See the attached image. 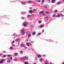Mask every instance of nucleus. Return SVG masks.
Returning <instances> with one entry per match:
<instances>
[{"instance_id":"aec40b11","label":"nucleus","mask_w":64,"mask_h":64,"mask_svg":"<svg viewBox=\"0 0 64 64\" xmlns=\"http://www.w3.org/2000/svg\"><path fill=\"white\" fill-rule=\"evenodd\" d=\"M43 27H44V26L43 25L40 26V28H43Z\"/></svg>"},{"instance_id":"412c9836","label":"nucleus","mask_w":64,"mask_h":64,"mask_svg":"<svg viewBox=\"0 0 64 64\" xmlns=\"http://www.w3.org/2000/svg\"><path fill=\"white\" fill-rule=\"evenodd\" d=\"M29 12L30 13H33L32 12V10H30V11H29Z\"/></svg>"},{"instance_id":"f03ea898","label":"nucleus","mask_w":64,"mask_h":64,"mask_svg":"<svg viewBox=\"0 0 64 64\" xmlns=\"http://www.w3.org/2000/svg\"><path fill=\"white\" fill-rule=\"evenodd\" d=\"M23 24L24 27H27V23L26 22H23Z\"/></svg>"},{"instance_id":"603ef678","label":"nucleus","mask_w":64,"mask_h":64,"mask_svg":"<svg viewBox=\"0 0 64 64\" xmlns=\"http://www.w3.org/2000/svg\"><path fill=\"white\" fill-rule=\"evenodd\" d=\"M34 42L33 41H32V43H34Z\"/></svg>"},{"instance_id":"6ab92c4d","label":"nucleus","mask_w":64,"mask_h":64,"mask_svg":"<svg viewBox=\"0 0 64 64\" xmlns=\"http://www.w3.org/2000/svg\"><path fill=\"white\" fill-rule=\"evenodd\" d=\"M44 13V12L43 11H41L40 12V14H42Z\"/></svg>"},{"instance_id":"c756f323","label":"nucleus","mask_w":64,"mask_h":64,"mask_svg":"<svg viewBox=\"0 0 64 64\" xmlns=\"http://www.w3.org/2000/svg\"><path fill=\"white\" fill-rule=\"evenodd\" d=\"M55 16H56V15L55 14H54L53 15V16L52 17H55Z\"/></svg>"},{"instance_id":"a878e982","label":"nucleus","mask_w":64,"mask_h":64,"mask_svg":"<svg viewBox=\"0 0 64 64\" xmlns=\"http://www.w3.org/2000/svg\"><path fill=\"white\" fill-rule=\"evenodd\" d=\"M13 49V47H11L10 48V50H12V49Z\"/></svg>"},{"instance_id":"20e7f679","label":"nucleus","mask_w":64,"mask_h":64,"mask_svg":"<svg viewBox=\"0 0 64 64\" xmlns=\"http://www.w3.org/2000/svg\"><path fill=\"white\" fill-rule=\"evenodd\" d=\"M21 3L22 4L24 5H26V2H21Z\"/></svg>"},{"instance_id":"4c0bfd02","label":"nucleus","mask_w":64,"mask_h":64,"mask_svg":"<svg viewBox=\"0 0 64 64\" xmlns=\"http://www.w3.org/2000/svg\"><path fill=\"white\" fill-rule=\"evenodd\" d=\"M45 64H49L48 62H45L44 63Z\"/></svg>"},{"instance_id":"4be33fe9","label":"nucleus","mask_w":64,"mask_h":64,"mask_svg":"<svg viewBox=\"0 0 64 64\" xmlns=\"http://www.w3.org/2000/svg\"><path fill=\"white\" fill-rule=\"evenodd\" d=\"M42 59H43V58H42L40 59V62H42Z\"/></svg>"},{"instance_id":"bf43d9fd","label":"nucleus","mask_w":64,"mask_h":64,"mask_svg":"<svg viewBox=\"0 0 64 64\" xmlns=\"http://www.w3.org/2000/svg\"><path fill=\"white\" fill-rule=\"evenodd\" d=\"M33 11H36V10H35V9H34V10H33Z\"/></svg>"},{"instance_id":"3c124183","label":"nucleus","mask_w":64,"mask_h":64,"mask_svg":"<svg viewBox=\"0 0 64 64\" xmlns=\"http://www.w3.org/2000/svg\"><path fill=\"white\" fill-rule=\"evenodd\" d=\"M44 32V30H43L42 31V32Z\"/></svg>"},{"instance_id":"2eb2a0df","label":"nucleus","mask_w":64,"mask_h":64,"mask_svg":"<svg viewBox=\"0 0 64 64\" xmlns=\"http://www.w3.org/2000/svg\"><path fill=\"white\" fill-rule=\"evenodd\" d=\"M24 58L25 59H27L28 58V56H24Z\"/></svg>"},{"instance_id":"e433bc0d","label":"nucleus","mask_w":64,"mask_h":64,"mask_svg":"<svg viewBox=\"0 0 64 64\" xmlns=\"http://www.w3.org/2000/svg\"><path fill=\"white\" fill-rule=\"evenodd\" d=\"M44 0H42V3H44Z\"/></svg>"},{"instance_id":"09e8293b","label":"nucleus","mask_w":64,"mask_h":64,"mask_svg":"<svg viewBox=\"0 0 64 64\" xmlns=\"http://www.w3.org/2000/svg\"><path fill=\"white\" fill-rule=\"evenodd\" d=\"M2 53H6V51H2Z\"/></svg>"},{"instance_id":"ddd939ff","label":"nucleus","mask_w":64,"mask_h":64,"mask_svg":"<svg viewBox=\"0 0 64 64\" xmlns=\"http://www.w3.org/2000/svg\"><path fill=\"white\" fill-rule=\"evenodd\" d=\"M21 47H23L24 46V44H21L20 45Z\"/></svg>"},{"instance_id":"6e6d98bb","label":"nucleus","mask_w":64,"mask_h":64,"mask_svg":"<svg viewBox=\"0 0 64 64\" xmlns=\"http://www.w3.org/2000/svg\"><path fill=\"white\" fill-rule=\"evenodd\" d=\"M46 18H48V16H46Z\"/></svg>"},{"instance_id":"9d476101","label":"nucleus","mask_w":64,"mask_h":64,"mask_svg":"<svg viewBox=\"0 0 64 64\" xmlns=\"http://www.w3.org/2000/svg\"><path fill=\"white\" fill-rule=\"evenodd\" d=\"M31 34H28V37H31Z\"/></svg>"},{"instance_id":"79ce46f5","label":"nucleus","mask_w":64,"mask_h":64,"mask_svg":"<svg viewBox=\"0 0 64 64\" xmlns=\"http://www.w3.org/2000/svg\"><path fill=\"white\" fill-rule=\"evenodd\" d=\"M2 63H3L1 60V61H0V64H2Z\"/></svg>"},{"instance_id":"de8ad7c7","label":"nucleus","mask_w":64,"mask_h":64,"mask_svg":"<svg viewBox=\"0 0 64 64\" xmlns=\"http://www.w3.org/2000/svg\"><path fill=\"white\" fill-rule=\"evenodd\" d=\"M35 59L36 60H37V56H36L35 57Z\"/></svg>"},{"instance_id":"c03bdc74","label":"nucleus","mask_w":64,"mask_h":64,"mask_svg":"<svg viewBox=\"0 0 64 64\" xmlns=\"http://www.w3.org/2000/svg\"><path fill=\"white\" fill-rule=\"evenodd\" d=\"M14 60L15 61H16L17 60V58H14Z\"/></svg>"},{"instance_id":"13d9d810","label":"nucleus","mask_w":64,"mask_h":64,"mask_svg":"<svg viewBox=\"0 0 64 64\" xmlns=\"http://www.w3.org/2000/svg\"><path fill=\"white\" fill-rule=\"evenodd\" d=\"M33 64H36V62H34Z\"/></svg>"},{"instance_id":"7c9ffc66","label":"nucleus","mask_w":64,"mask_h":64,"mask_svg":"<svg viewBox=\"0 0 64 64\" xmlns=\"http://www.w3.org/2000/svg\"><path fill=\"white\" fill-rule=\"evenodd\" d=\"M25 64H28V62H25Z\"/></svg>"},{"instance_id":"6e6552de","label":"nucleus","mask_w":64,"mask_h":64,"mask_svg":"<svg viewBox=\"0 0 64 64\" xmlns=\"http://www.w3.org/2000/svg\"><path fill=\"white\" fill-rule=\"evenodd\" d=\"M5 61V59H2L1 60V61H2V63H3L4 61Z\"/></svg>"},{"instance_id":"393cba45","label":"nucleus","mask_w":64,"mask_h":64,"mask_svg":"<svg viewBox=\"0 0 64 64\" xmlns=\"http://www.w3.org/2000/svg\"><path fill=\"white\" fill-rule=\"evenodd\" d=\"M27 17H28V18H29V17H31V16H30V15H28L27 16Z\"/></svg>"},{"instance_id":"5fc2aeb1","label":"nucleus","mask_w":64,"mask_h":64,"mask_svg":"<svg viewBox=\"0 0 64 64\" xmlns=\"http://www.w3.org/2000/svg\"><path fill=\"white\" fill-rule=\"evenodd\" d=\"M43 15H44V16H45V15L44 14H43Z\"/></svg>"},{"instance_id":"2f4dec72","label":"nucleus","mask_w":64,"mask_h":64,"mask_svg":"<svg viewBox=\"0 0 64 64\" xmlns=\"http://www.w3.org/2000/svg\"><path fill=\"white\" fill-rule=\"evenodd\" d=\"M7 62L8 63H10L11 62V61L10 60H8Z\"/></svg>"},{"instance_id":"bb28decb","label":"nucleus","mask_w":64,"mask_h":64,"mask_svg":"<svg viewBox=\"0 0 64 64\" xmlns=\"http://www.w3.org/2000/svg\"><path fill=\"white\" fill-rule=\"evenodd\" d=\"M20 59L21 60H22V61H24L25 60V59L24 58H21Z\"/></svg>"},{"instance_id":"8fccbe9b","label":"nucleus","mask_w":64,"mask_h":64,"mask_svg":"<svg viewBox=\"0 0 64 64\" xmlns=\"http://www.w3.org/2000/svg\"><path fill=\"white\" fill-rule=\"evenodd\" d=\"M10 59L12 60V57H10Z\"/></svg>"},{"instance_id":"4468645a","label":"nucleus","mask_w":64,"mask_h":64,"mask_svg":"<svg viewBox=\"0 0 64 64\" xmlns=\"http://www.w3.org/2000/svg\"><path fill=\"white\" fill-rule=\"evenodd\" d=\"M38 58H41V55H39L38 56Z\"/></svg>"},{"instance_id":"1a4fd4ad","label":"nucleus","mask_w":64,"mask_h":64,"mask_svg":"<svg viewBox=\"0 0 64 64\" xmlns=\"http://www.w3.org/2000/svg\"><path fill=\"white\" fill-rule=\"evenodd\" d=\"M18 55V54L17 53H15L14 54V56H17Z\"/></svg>"},{"instance_id":"dca6fc26","label":"nucleus","mask_w":64,"mask_h":64,"mask_svg":"<svg viewBox=\"0 0 64 64\" xmlns=\"http://www.w3.org/2000/svg\"><path fill=\"white\" fill-rule=\"evenodd\" d=\"M41 34V33L39 32L38 34L37 35H38V36H39V35H40Z\"/></svg>"},{"instance_id":"37998d69","label":"nucleus","mask_w":64,"mask_h":64,"mask_svg":"<svg viewBox=\"0 0 64 64\" xmlns=\"http://www.w3.org/2000/svg\"><path fill=\"white\" fill-rule=\"evenodd\" d=\"M12 45L13 46H16L14 44H12Z\"/></svg>"},{"instance_id":"72a5a7b5","label":"nucleus","mask_w":64,"mask_h":64,"mask_svg":"<svg viewBox=\"0 0 64 64\" xmlns=\"http://www.w3.org/2000/svg\"><path fill=\"white\" fill-rule=\"evenodd\" d=\"M23 52V51H20V54H22Z\"/></svg>"},{"instance_id":"c85d7f7f","label":"nucleus","mask_w":64,"mask_h":64,"mask_svg":"<svg viewBox=\"0 0 64 64\" xmlns=\"http://www.w3.org/2000/svg\"><path fill=\"white\" fill-rule=\"evenodd\" d=\"M54 13H56V12H58V10H56L54 11Z\"/></svg>"},{"instance_id":"cd10ccee","label":"nucleus","mask_w":64,"mask_h":64,"mask_svg":"<svg viewBox=\"0 0 64 64\" xmlns=\"http://www.w3.org/2000/svg\"><path fill=\"white\" fill-rule=\"evenodd\" d=\"M37 2H41V0H37Z\"/></svg>"},{"instance_id":"a211bd4d","label":"nucleus","mask_w":64,"mask_h":64,"mask_svg":"<svg viewBox=\"0 0 64 64\" xmlns=\"http://www.w3.org/2000/svg\"><path fill=\"white\" fill-rule=\"evenodd\" d=\"M31 2H34L33 1H28V3H31Z\"/></svg>"},{"instance_id":"473e14b6","label":"nucleus","mask_w":64,"mask_h":64,"mask_svg":"<svg viewBox=\"0 0 64 64\" xmlns=\"http://www.w3.org/2000/svg\"><path fill=\"white\" fill-rule=\"evenodd\" d=\"M38 22L39 24H40V23H41L42 22L41 21H39Z\"/></svg>"},{"instance_id":"0eeeda50","label":"nucleus","mask_w":64,"mask_h":64,"mask_svg":"<svg viewBox=\"0 0 64 64\" xmlns=\"http://www.w3.org/2000/svg\"><path fill=\"white\" fill-rule=\"evenodd\" d=\"M36 32H32V35L34 36V35H35V34L36 33Z\"/></svg>"},{"instance_id":"f257e3e1","label":"nucleus","mask_w":64,"mask_h":64,"mask_svg":"<svg viewBox=\"0 0 64 64\" xmlns=\"http://www.w3.org/2000/svg\"><path fill=\"white\" fill-rule=\"evenodd\" d=\"M20 31L21 32V34L22 35H23L25 34V28H22L20 30Z\"/></svg>"},{"instance_id":"864d4df0","label":"nucleus","mask_w":64,"mask_h":64,"mask_svg":"<svg viewBox=\"0 0 64 64\" xmlns=\"http://www.w3.org/2000/svg\"><path fill=\"white\" fill-rule=\"evenodd\" d=\"M24 48H25V49H27V47H24Z\"/></svg>"},{"instance_id":"e2e57ef3","label":"nucleus","mask_w":64,"mask_h":64,"mask_svg":"<svg viewBox=\"0 0 64 64\" xmlns=\"http://www.w3.org/2000/svg\"><path fill=\"white\" fill-rule=\"evenodd\" d=\"M48 0V1H50V0Z\"/></svg>"},{"instance_id":"a19ab883","label":"nucleus","mask_w":64,"mask_h":64,"mask_svg":"<svg viewBox=\"0 0 64 64\" xmlns=\"http://www.w3.org/2000/svg\"><path fill=\"white\" fill-rule=\"evenodd\" d=\"M16 34L15 33H14L13 34V36H14L15 35H16Z\"/></svg>"},{"instance_id":"0e129e2a","label":"nucleus","mask_w":64,"mask_h":64,"mask_svg":"<svg viewBox=\"0 0 64 64\" xmlns=\"http://www.w3.org/2000/svg\"><path fill=\"white\" fill-rule=\"evenodd\" d=\"M62 1H64V0H62Z\"/></svg>"},{"instance_id":"a18cd8bd","label":"nucleus","mask_w":64,"mask_h":64,"mask_svg":"<svg viewBox=\"0 0 64 64\" xmlns=\"http://www.w3.org/2000/svg\"><path fill=\"white\" fill-rule=\"evenodd\" d=\"M14 42H15V41H13L12 42V44H13L14 43Z\"/></svg>"},{"instance_id":"f3484780","label":"nucleus","mask_w":64,"mask_h":64,"mask_svg":"<svg viewBox=\"0 0 64 64\" xmlns=\"http://www.w3.org/2000/svg\"><path fill=\"white\" fill-rule=\"evenodd\" d=\"M60 17V14H58V15L57 16V17L58 18L59 17Z\"/></svg>"},{"instance_id":"5701e85b","label":"nucleus","mask_w":64,"mask_h":64,"mask_svg":"<svg viewBox=\"0 0 64 64\" xmlns=\"http://www.w3.org/2000/svg\"><path fill=\"white\" fill-rule=\"evenodd\" d=\"M19 38H18L16 39V41H19Z\"/></svg>"},{"instance_id":"c9c22d12","label":"nucleus","mask_w":64,"mask_h":64,"mask_svg":"<svg viewBox=\"0 0 64 64\" xmlns=\"http://www.w3.org/2000/svg\"><path fill=\"white\" fill-rule=\"evenodd\" d=\"M6 57V55H4L3 56V58H5V57Z\"/></svg>"},{"instance_id":"7ed1b4c3","label":"nucleus","mask_w":64,"mask_h":64,"mask_svg":"<svg viewBox=\"0 0 64 64\" xmlns=\"http://www.w3.org/2000/svg\"><path fill=\"white\" fill-rule=\"evenodd\" d=\"M26 12H21V14H22V15H25L26 14Z\"/></svg>"},{"instance_id":"052dcab7","label":"nucleus","mask_w":64,"mask_h":64,"mask_svg":"<svg viewBox=\"0 0 64 64\" xmlns=\"http://www.w3.org/2000/svg\"><path fill=\"white\" fill-rule=\"evenodd\" d=\"M8 60H9L10 59V58H8Z\"/></svg>"},{"instance_id":"f704fd0d","label":"nucleus","mask_w":64,"mask_h":64,"mask_svg":"<svg viewBox=\"0 0 64 64\" xmlns=\"http://www.w3.org/2000/svg\"><path fill=\"white\" fill-rule=\"evenodd\" d=\"M45 12L46 13V14H48L49 13V12Z\"/></svg>"},{"instance_id":"58836bf2","label":"nucleus","mask_w":64,"mask_h":64,"mask_svg":"<svg viewBox=\"0 0 64 64\" xmlns=\"http://www.w3.org/2000/svg\"><path fill=\"white\" fill-rule=\"evenodd\" d=\"M21 18L22 19H25V18H24V17H22Z\"/></svg>"},{"instance_id":"680f3d73","label":"nucleus","mask_w":64,"mask_h":64,"mask_svg":"<svg viewBox=\"0 0 64 64\" xmlns=\"http://www.w3.org/2000/svg\"><path fill=\"white\" fill-rule=\"evenodd\" d=\"M50 64H52V63H50Z\"/></svg>"},{"instance_id":"f8f14e48","label":"nucleus","mask_w":64,"mask_h":64,"mask_svg":"<svg viewBox=\"0 0 64 64\" xmlns=\"http://www.w3.org/2000/svg\"><path fill=\"white\" fill-rule=\"evenodd\" d=\"M52 3H54L55 2V0H52Z\"/></svg>"},{"instance_id":"4d7b16f0","label":"nucleus","mask_w":64,"mask_h":64,"mask_svg":"<svg viewBox=\"0 0 64 64\" xmlns=\"http://www.w3.org/2000/svg\"><path fill=\"white\" fill-rule=\"evenodd\" d=\"M32 8H30V9H32Z\"/></svg>"},{"instance_id":"ea45409f","label":"nucleus","mask_w":64,"mask_h":64,"mask_svg":"<svg viewBox=\"0 0 64 64\" xmlns=\"http://www.w3.org/2000/svg\"><path fill=\"white\" fill-rule=\"evenodd\" d=\"M44 8H47V6H44Z\"/></svg>"},{"instance_id":"9b49d317","label":"nucleus","mask_w":64,"mask_h":64,"mask_svg":"<svg viewBox=\"0 0 64 64\" xmlns=\"http://www.w3.org/2000/svg\"><path fill=\"white\" fill-rule=\"evenodd\" d=\"M47 41H49V42H53V41L51 40H47Z\"/></svg>"},{"instance_id":"423d86ee","label":"nucleus","mask_w":64,"mask_h":64,"mask_svg":"<svg viewBox=\"0 0 64 64\" xmlns=\"http://www.w3.org/2000/svg\"><path fill=\"white\" fill-rule=\"evenodd\" d=\"M61 4V2H59L56 3V4L57 5H60V4Z\"/></svg>"},{"instance_id":"39448f33","label":"nucleus","mask_w":64,"mask_h":64,"mask_svg":"<svg viewBox=\"0 0 64 64\" xmlns=\"http://www.w3.org/2000/svg\"><path fill=\"white\" fill-rule=\"evenodd\" d=\"M26 45L27 46H28L30 45H31V43L29 42H27L26 43Z\"/></svg>"},{"instance_id":"b1692460","label":"nucleus","mask_w":64,"mask_h":64,"mask_svg":"<svg viewBox=\"0 0 64 64\" xmlns=\"http://www.w3.org/2000/svg\"><path fill=\"white\" fill-rule=\"evenodd\" d=\"M7 56L8 57H11V56H12V55H10V54L8 55Z\"/></svg>"},{"instance_id":"69168bd1","label":"nucleus","mask_w":64,"mask_h":64,"mask_svg":"<svg viewBox=\"0 0 64 64\" xmlns=\"http://www.w3.org/2000/svg\"><path fill=\"white\" fill-rule=\"evenodd\" d=\"M43 56H45V55H43Z\"/></svg>"},{"instance_id":"49530a36","label":"nucleus","mask_w":64,"mask_h":64,"mask_svg":"<svg viewBox=\"0 0 64 64\" xmlns=\"http://www.w3.org/2000/svg\"><path fill=\"white\" fill-rule=\"evenodd\" d=\"M61 17H64V15H63V14L61 15Z\"/></svg>"}]
</instances>
